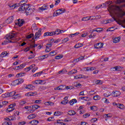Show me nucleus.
Instances as JSON below:
<instances>
[{"label":"nucleus","instance_id":"obj_61","mask_svg":"<svg viewBox=\"0 0 125 125\" xmlns=\"http://www.w3.org/2000/svg\"><path fill=\"white\" fill-rule=\"evenodd\" d=\"M21 96L20 95V94H18L16 95H14V98L15 99H17V98H18V97H20Z\"/></svg>","mask_w":125,"mask_h":125},{"label":"nucleus","instance_id":"obj_59","mask_svg":"<svg viewBox=\"0 0 125 125\" xmlns=\"http://www.w3.org/2000/svg\"><path fill=\"white\" fill-rule=\"evenodd\" d=\"M97 118H93L91 119V123H95V122H97Z\"/></svg>","mask_w":125,"mask_h":125},{"label":"nucleus","instance_id":"obj_17","mask_svg":"<svg viewBox=\"0 0 125 125\" xmlns=\"http://www.w3.org/2000/svg\"><path fill=\"white\" fill-rule=\"evenodd\" d=\"M30 125H37L39 124V121L38 120H33L29 122Z\"/></svg>","mask_w":125,"mask_h":125},{"label":"nucleus","instance_id":"obj_5","mask_svg":"<svg viewBox=\"0 0 125 125\" xmlns=\"http://www.w3.org/2000/svg\"><path fill=\"white\" fill-rule=\"evenodd\" d=\"M112 18H113V20H111V19L107 20L108 23H111L112 22H114V21H115L116 22H117V24H119V25H121V23H120L121 20L118 21L117 20V19H116V18H115V17H113Z\"/></svg>","mask_w":125,"mask_h":125},{"label":"nucleus","instance_id":"obj_50","mask_svg":"<svg viewBox=\"0 0 125 125\" xmlns=\"http://www.w3.org/2000/svg\"><path fill=\"white\" fill-rule=\"evenodd\" d=\"M39 9L40 10H46V9H47V8H44V7L43 6H42L41 7H39Z\"/></svg>","mask_w":125,"mask_h":125},{"label":"nucleus","instance_id":"obj_13","mask_svg":"<svg viewBox=\"0 0 125 125\" xmlns=\"http://www.w3.org/2000/svg\"><path fill=\"white\" fill-rule=\"evenodd\" d=\"M68 102V97H65L64 98V100L62 101L61 102V104H63V105H66V104H67Z\"/></svg>","mask_w":125,"mask_h":125},{"label":"nucleus","instance_id":"obj_54","mask_svg":"<svg viewBox=\"0 0 125 125\" xmlns=\"http://www.w3.org/2000/svg\"><path fill=\"white\" fill-rule=\"evenodd\" d=\"M120 68H121V66H116L114 67L113 69H115L114 71H119V69H120Z\"/></svg>","mask_w":125,"mask_h":125},{"label":"nucleus","instance_id":"obj_43","mask_svg":"<svg viewBox=\"0 0 125 125\" xmlns=\"http://www.w3.org/2000/svg\"><path fill=\"white\" fill-rule=\"evenodd\" d=\"M99 99H100V96L98 95L94 96V100H99Z\"/></svg>","mask_w":125,"mask_h":125},{"label":"nucleus","instance_id":"obj_64","mask_svg":"<svg viewBox=\"0 0 125 125\" xmlns=\"http://www.w3.org/2000/svg\"><path fill=\"white\" fill-rule=\"evenodd\" d=\"M26 124V122H19V125H24Z\"/></svg>","mask_w":125,"mask_h":125},{"label":"nucleus","instance_id":"obj_38","mask_svg":"<svg viewBox=\"0 0 125 125\" xmlns=\"http://www.w3.org/2000/svg\"><path fill=\"white\" fill-rule=\"evenodd\" d=\"M15 108H8L6 110L7 113H9L10 112H12L14 110H15Z\"/></svg>","mask_w":125,"mask_h":125},{"label":"nucleus","instance_id":"obj_4","mask_svg":"<svg viewBox=\"0 0 125 125\" xmlns=\"http://www.w3.org/2000/svg\"><path fill=\"white\" fill-rule=\"evenodd\" d=\"M18 6H21L19 8V11H24V10L26 11V9H27V8H28V6H29V4H24V5H19L18 4Z\"/></svg>","mask_w":125,"mask_h":125},{"label":"nucleus","instance_id":"obj_29","mask_svg":"<svg viewBox=\"0 0 125 125\" xmlns=\"http://www.w3.org/2000/svg\"><path fill=\"white\" fill-rule=\"evenodd\" d=\"M54 56V55H56V52H55V51H52V52H50L48 56Z\"/></svg>","mask_w":125,"mask_h":125},{"label":"nucleus","instance_id":"obj_58","mask_svg":"<svg viewBox=\"0 0 125 125\" xmlns=\"http://www.w3.org/2000/svg\"><path fill=\"white\" fill-rule=\"evenodd\" d=\"M36 55L35 54L31 55L28 58V59H33V58H35Z\"/></svg>","mask_w":125,"mask_h":125},{"label":"nucleus","instance_id":"obj_7","mask_svg":"<svg viewBox=\"0 0 125 125\" xmlns=\"http://www.w3.org/2000/svg\"><path fill=\"white\" fill-rule=\"evenodd\" d=\"M34 12L33 9L30 8V6H28V7L25 10V13H26L27 15H30V14H32Z\"/></svg>","mask_w":125,"mask_h":125},{"label":"nucleus","instance_id":"obj_20","mask_svg":"<svg viewBox=\"0 0 125 125\" xmlns=\"http://www.w3.org/2000/svg\"><path fill=\"white\" fill-rule=\"evenodd\" d=\"M36 117H37V115L36 114H32L29 115L27 117V118L28 119V120H31V119H35V118H36Z\"/></svg>","mask_w":125,"mask_h":125},{"label":"nucleus","instance_id":"obj_31","mask_svg":"<svg viewBox=\"0 0 125 125\" xmlns=\"http://www.w3.org/2000/svg\"><path fill=\"white\" fill-rule=\"evenodd\" d=\"M9 93L10 97H12L14 96V95H15V94H16V92L12 91V92H9Z\"/></svg>","mask_w":125,"mask_h":125},{"label":"nucleus","instance_id":"obj_3","mask_svg":"<svg viewBox=\"0 0 125 125\" xmlns=\"http://www.w3.org/2000/svg\"><path fill=\"white\" fill-rule=\"evenodd\" d=\"M65 12H66V10L65 9L61 8L57 10L53 13V16L55 17L58 16V15L63 14V13H65Z\"/></svg>","mask_w":125,"mask_h":125},{"label":"nucleus","instance_id":"obj_52","mask_svg":"<svg viewBox=\"0 0 125 125\" xmlns=\"http://www.w3.org/2000/svg\"><path fill=\"white\" fill-rule=\"evenodd\" d=\"M53 120H54V117H52L48 118L47 119V121H48V122H51V121H53Z\"/></svg>","mask_w":125,"mask_h":125},{"label":"nucleus","instance_id":"obj_47","mask_svg":"<svg viewBox=\"0 0 125 125\" xmlns=\"http://www.w3.org/2000/svg\"><path fill=\"white\" fill-rule=\"evenodd\" d=\"M95 83L96 84H102V81L101 80H98Z\"/></svg>","mask_w":125,"mask_h":125},{"label":"nucleus","instance_id":"obj_27","mask_svg":"<svg viewBox=\"0 0 125 125\" xmlns=\"http://www.w3.org/2000/svg\"><path fill=\"white\" fill-rule=\"evenodd\" d=\"M9 6L10 9H14L17 6V4H10L9 5Z\"/></svg>","mask_w":125,"mask_h":125},{"label":"nucleus","instance_id":"obj_30","mask_svg":"<svg viewBox=\"0 0 125 125\" xmlns=\"http://www.w3.org/2000/svg\"><path fill=\"white\" fill-rule=\"evenodd\" d=\"M97 106H90V109L92 111H97Z\"/></svg>","mask_w":125,"mask_h":125},{"label":"nucleus","instance_id":"obj_34","mask_svg":"<svg viewBox=\"0 0 125 125\" xmlns=\"http://www.w3.org/2000/svg\"><path fill=\"white\" fill-rule=\"evenodd\" d=\"M47 57H48V55H44L43 56H41L40 57L41 59H42V60H43V59H45V58H47Z\"/></svg>","mask_w":125,"mask_h":125},{"label":"nucleus","instance_id":"obj_35","mask_svg":"<svg viewBox=\"0 0 125 125\" xmlns=\"http://www.w3.org/2000/svg\"><path fill=\"white\" fill-rule=\"evenodd\" d=\"M61 58H63V55H59L55 57V59H61Z\"/></svg>","mask_w":125,"mask_h":125},{"label":"nucleus","instance_id":"obj_12","mask_svg":"<svg viewBox=\"0 0 125 125\" xmlns=\"http://www.w3.org/2000/svg\"><path fill=\"white\" fill-rule=\"evenodd\" d=\"M114 97H118L121 95V92L118 91H115V92H113Z\"/></svg>","mask_w":125,"mask_h":125},{"label":"nucleus","instance_id":"obj_40","mask_svg":"<svg viewBox=\"0 0 125 125\" xmlns=\"http://www.w3.org/2000/svg\"><path fill=\"white\" fill-rule=\"evenodd\" d=\"M124 105L123 104H118V108L119 109H124Z\"/></svg>","mask_w":125,"mask_h":125},{"label":"nucleus","instance_id":"obj_41","mask_svg":"<svg viewBox=\"0 0 125 125\" xmlns=\"http://www.w3.org/2000/svg\"><path fill=\"white\" fill-rule=\"evenodd\" d=\"M28 86L30 90H33V89H35V86L33 85L32 84H29L28 85Z\"/></svg>","mask_w":125,"mask_h":125},{"label":"nucleus","instance_id":"obj_23","mask_svg":"<svg viewBox=\"0 0 125 125\" xmlns=\"http://www.w3.org/2000/svg\"><path fill=\"white\" fill-rule=\"evenodd\" d=\"M27 1H28V0H22L18 4L19 5H24V4H26Z\"/></svg>","mask_w":125,"mask_h":125},{"label":"nucleus","instance_id":"obj_33","mask_svg":"<svg viewBox=\"0 0 125 125\" xmlns=\"http://www.w3.org/2000/svg\"><path fill=\"white\" fill-rule=\"evenodd\" d=\"M54 104L51 102H47L45 103V105H50V106H52Z\"/></svg>","mask_w":125,"mask_h":125},{"label":"nucleus","instance_id":"obj_19","mask_svg":"<svg viewBox=\"0 0 125 125\" xmlns=\"http://www.w3.org/2000/svg\"><path fill=\"white\" fill-rule=\"evenodd\" d=\"M68 114L69 115V116H74L76 115V112L74 110H71L68 111Z\"/></svg>","mask_w":125,"mask_h":125},{"label":"nucleus","instance_id":"obj_1","mask_svg":"<svg viewBox=\"0 0 125 125\" xmlns=\"http://www.w3.org/2000/svg\"><path fill=\"white\" fill-rule=\"evenodd\" d=\"M17 34L15 33L14 31H12L10 33L6 35V40L2 42V45L7 44V43H15V42H17L19 39H16V35Z\"/></svg>","mask_w":125,"mask_h":125},{"label":"nucleus","instance_id":"obj_63","mask_svg":"<svg viewBox=\"0 0 125 125\" xmlns=\"http://www.w3.org/2000/svg\"><path fill=\"white\" fill-rule=\"evenodd\" d=\"M102 23H103V24H108V22L107 20H105L103 21H102Z\"/></svg>","mask_w":125,"mask_h":125},{"label":"nucleus","instance_id":"obj_28","mask_svg":"<svg viewBox=\"0 0 125 125\" xmlns=\"http://www.w3.org/2000/svg\"><path fill=\"white\" fill-rule=\"evenodd\" d=\"M41 106L38 105H34L32 106V109L33 110H37V109H39Z\"/></svg>","mask_w":125,"mask_h":125},{"label":"nucleus","instance_id":"obj_21","mask_svg":"<svg viewBox=\"0 0 125 125\" xmlns=\"http://www.w3.org/2000/svg\"><path fill=\"white\" fill-rule=\"evenodd\" d=\"M120 41H121V38L117 37L113 40V42L114 43H118V42H120Z\"/></svg>","mask_w":125,"mask_h":125},{"label":"nucleus","instance_id":"obj_2","mask_svg":"<svg viewBox=\"0 0 125 125\" xmlns=\"http://www.w3.org/2000/svg\"><path fill=\"white\" fill-rule=\"evenodd\" d=\"M115 9L117 11L115 13L118 18H123L125 15V12L123 10L122 7L120 6H115Z\"/></svg>","mask_w":125,"mask_h":125},{"label":"nucleus","instance_id":"obj_53","mask_svg":"<svg viewBox=\"0 0 125 125\" xmlns=\"http://www.w3.org/2000/svg\"><path fill=\"white\" fill-rule=\"evenodd\" d=\"M52 46V43H47L46 44V47H48L50 48V47H51Z\"/></svg>","mask_w":125,"mask_h":125},{"label":"nucleus","instance_id":"obj_46","mask_svg":"<svg viewBox=\"0 0 125 125\" xmlns=\"http://www.w3.org/2000/svg\"><path fill=\"white\" fill-rule=\"evenodd\" d=\"M34 103H36V104H41L42 103V100H35Z\"/></svg>","mask_w":125,"mask_h":125},{"label":"nucleus","instance_id":"obj_44","mask_svg":"<svg viewBox=\"0 0 125 125\" xmlns=\"http://www.w3.org/2000/svg\"><path fill=\"white\" fill-rule=\"evenodd\" d=\"M105 118H112V114L110 113L107 114H105L104 115Z\"/></svg>","mask_w":125,"mask_h":125},{"label":"nucleus","instance_id":"obj_55","mask_svg":"<svg viewBox=\"0 0 125 125\" xmlns=\"http://www.w3.org/2000/svg\"><path fill=\"white\" fill-rule=\"evenodd\" d=\"M3 124H4V125H12V124L11 123V122H5Z\"/></svg>","mask_w":125,"mask_h":125},{"label":"nucleus","instance_id":"obj_62","mask_svg":"<svg viewBox=\"0 0 125 125\" xmlns=\"http://www.w3.org/2000/svg\"><path fill=\"white\" fill-rule=\"evenodd\" d=\"M90 100V99H89V97H84V100L85 101H89Z\"/></svg>","mask_w":125,"mask_h":125},{"label":"nucleus","instance_id":"obj_36","mask_svg":"<svg viewBox=\"0 0 125 125\" xmlns=\"http://www.w3.org/2000/svg\"><path fill=\"white\" fill-rule=\"evenodd\" d=\"M114 28H115V27H111L109 28L106 30V32H113V31H114Z\"/></svg>","mask_w":125,"mask_h":125},{"label":"nucleus","instance_id":"obj_14","mask_svg":"<svg viewBox=\"0 0 125 125\" xmlns=\"http://www.w3.org/2000/svg\"><path fill=\"white\" fill-rule=\"evenodd\" d=\"M89 20H93V19H91V16L83 17L82 19V21H88Z\"/></svg>","mask_w":125,"mask_h":125},{"label":"nucleus","instance_id":"obj_26","mask_svg":"<svg viewBox=\"0 0 125 125\" xmlns=\"http://www.w3.org/2000/svg\"><path fill=\"white\" fill-rule=\"evenodd\" d=\"M1 97H3V98H6V97H10L9 95V92H7L4 94H2L1 95Z\"/></svg>","mask_w":125,"mask_h":125},{"label":"nucleus","instance_id":"obj_51","mask_svg":"<svg viewBox=\"0 0 125 125\" xmlns=\"http://www.w3.org/2000/svg\"><path fill=\"white\" fill-rule=\"evenodd\" d=\"M52 36H55L54 32V31L51 32H49V36L51 37Z\"/></svg>","mask_w":125,"mask_h":125},{"label":"nucleus","instance_id":"obj_18","mask_svg":"<svg viewBox=\"0 0 125 125\" xmlns=\"http://www.w3.org/2000/svg\"><path fill=\"white\" fill-rule=\"evenodd\" d=\"M25 66L23 64H21L20 65V66H18L16 67L15 68H14V70H20V69H23Z\"/></svg>","mask_w":125,"mask_h":125},{"label":"nucleus","instance_id":"obj_24","mask_svg":"<svg viewBox=\"0 0 125 125\" xmlns=\"http://www.w3.org/2000/svg\"><path fill=\"white\" fill-rule=\"evenodd\" d=\"M78 78L79 79H87L88 78V76H84L82 74L78 75Z\"/></svg>","mask_w":125,"mask_h":125},{"label":"nucleus","instance_id":"obj_22","mask_svg":"<svg viewBox=\"0 0 125 125\" xmlns=\"http://www.w3.org/2000/svg\"><path fill=\"white\" fill-rule=\"evenodd\" d=\"M63 114V112L61 111H56L54 113V116H61Z\"/></svg>","mask_w":125,"mask_h":125},{"label":"nucleus","instance_id":"obj_39","mask_svg":"<svg viewBox=\"0 0 125 125\" xmlns=\"http://www.w3.org/2000/svg\"><path fill=\"white\" fill-rule=\"evenodd\" d=\"M102 31H103V28H98L97 30H95L97 33H100V32H102Z\"/></svg>","mask_w":125,"mask_h":125},{"label":"nucleus","instance_id":"obj_48","mask_svg":"<svg viewBox=\"0 0 125 125\" xmlns=\"http://www.w3.org/2000/svg\"><path fill=\"white\" fill-rule=\"evenodd\" d=\"M80 34V32H76L74 34H70V36H71V38H73V36H78V35Z\"/></svg>","mask_w":125,"mask_h":125},{"label":"nucleus","instance_id":"obj_56","mask_svg":"<svg viewBox=\"0 0 125 125\" xmlns=\"http://www.w3.org/2000/svg\"><path fill=\"white\" fill-rule=\"evenodd\" d=\"M7 54H8V53H7V52H3L1 54V55H2L3 56H7Z\"/></svg>","mask_w":125,"mask_h":125},{"label":"nucleus","instance_id":"obj_11","mask_svg":"<svg viewBox=\"0 0 125 125\" xmlns=\"http://www.w3.org/2000/svg\"><path fill=\"white\" fill-rule=\"evenodd\" d=\"M24 82V80L23 79H19V80H15L14 83H16V84H21L22 83Z\"/></svg>","mask_w":125,"mask_h":125},{"label":"nucleus","instance_id":"obj_10","mask_svg":"<svg viewBox=\"0 0 125 125\" xmlns=\"http://www.w3.org/2000/svg\"><path fill=\"white\" fill-rule=\"evenodd\" d=\"M13 19H14V17L13 16L10 17L7 19L6 22L7 24H10V23H12V22H13Z\"/></svg>","mask_w":125,"mask_h":125},{"label":"nucleus","instance_id":"obj_9","mask_svg":"<svg viewBox=\"0 0 125 125\" xmlns=\"http://www.w3.org/2000/svg\"><path fill=\"white\" fill-rule=\"evenodd\" d=\"M18 26H19L20 27H21V26H23V24H24V22H25V21H24V19H18Z\"/></svg>","mask_w":125,"mask_h":125},{"label":"nucleus","instance_id":"obj_25","mask_svg":"<svg viewBox=\"0 0 125 125\" xmlns=\"http://www.w3.org/2000/svg\"><path fill=\"white\" fill-rule=\"evenodd\" d=\"M33 84H41V81L39 80H36L32 82Z\"/></svg>","mask_w":125,"mask_h":125},{"label":"nucleus","instance_id":"obj_49","mask_svg":"<svg viewBox=\"0 0 125 125\" xmlns=\"http://www.w3.org/2000/svg\"><path fill=\"white\" fill-rule=\"evenodd\" d=\"M32 37H34V34H30V35L27 36L26 39H31Z\"/></svg>","mask_w":125,"mask_h":125},{"label":"nucleus","instance_id":"obj_8","mask_svg":"<svg viewBox=\"0 0 125 125\" xmlns=\"http://www.w3.org/2000/svg\"><path fill=\"white\" fill-rule=\"evenodd\" d=\"M103 45H104V43H97L96 44L94 45V48L97 49H98V48H102Z\"/></svg>","mask_w":125,"mask_h":125},{"label":"nucleus","instance_id":"obj_57","mask_svg":"<svg viewBox=\"0 0 125 125\" xmlns=\"http://www.w3.org/2000/svg\"><path fill=\"white\" fill-rule=\"evenodd\" d=\"M48 36H49V32H45L43 34V37H47Z\"/></svg>","mask_w":125,"mask_h":125},{"label":"nucleus","instance_id":"obj_42","mask_svg":"<svg viewBox=\"0 0 125 125\" xmlns=\"http://www.w3.org/2000/svg\"><path fill=\"white\" fill-rule=\"evenodd\" d=\"M34 30H38V27H37V24L36 23H33L32 24V27Z\"/></svg>","mask_w":125,"mask_h":125},{"label":"nucleus","instance_id":"obj_16","mask_svg":"<svg viewBox=\"0 0 125 125\" xmlns=\"http://www.w3.org/2000/svg\"><path fill=\"white\" fill-rule=\"evenodd\" d=\"M77 102H78V101H77V99H73L70 100L69 101V103L70 104V105H71L72 106H73V105H74V104H75V103H77Z\"/></svg>","mask_w":125,"mask_h":125},{"label":"nucleus","instance_id":"obj_60","mask_svg":"<svg viewBox=\"0 0 125 125\" xmlns=\"http://www.w3.org/2000/svg\"><path fill=\"white\" fill-rule=\"evenodd\" d=\"M51 49H50V48L46 47V49L45 50V52H49L50 51H51Z\"/></svg>","mask_w":125,"mask_h":125},{"label":"nucleus","instance_id":"obj_6","mask_svg":"<svg viewBox=\"0 0 125 125\" xmlns=\"http://www.w3.org/2000/svg\"><path fill=\"white\" fill-rule=\"evenodd\" d=\"M42 35V29L40 28L38 30L37 32L36 33L35 36V39L37 40V39H39L40 37Z\"/></svg>","mask_w":125,"mask_h":125},{"label":"nucleus","instance_id":"obj_32","mask_svg":"<svg viewBox=\"0 0 125 125\" xmlns=\"http://www.w3.org/2000/svg\"><path fill=\"white\" fill-rule=\"evenodd\" d=\"M16 106V104L14 103L13 104H10L9 105V108L11 109H15L14 107Z\"/></svg>","mask_w":125,"mask_h":125},{"label":"nucleus","instance_id":"obj_45","mask_svg":"<svg viewBox=\"0 0 125 125\" xmlns=\"http://www.w3.org/2000/svg\"><path fill=\"white\" fill-rule=\"evenodd\" d=\"M89 116H90V114H89V113H86V114L83 115V117L85 119L86 118H88V117H89Z\"/></svg>","mask_w":125,"mask_h":125},{"label":"nucleus","instance_id":"obj_15","mask_svg":"<svg viewBox=\"0 0 125 125\" xmlns=\"http://www.w3.org/2000/svg\"><path fill=\"white\" fill-rule=\"evenodd\" d=\"M62 32H64L63 30H60V29H57L56 31H54V33L55 35H60V34H62Z\"/></svg>","mask_w":125,"mask_h":125},{"label":"nucleus","instance_id":"obj_37","mask_svg":"<svg viewBox=\"0 0 125 125\" xmlns=\"http://www.w3.org/2000/svg\"><path fill=\"white\" fill-rule=\"evenodd\" d=\"M68 41H69L68 38H64L62 40V43H66V42H68Z\"/></svg>","mask_w":125,"mask_h":125}]
</instances>
